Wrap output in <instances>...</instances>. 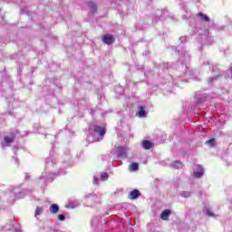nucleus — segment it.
Listing matches in <instances>:
<instances>
[{
    "mask_svg": "<svg viewBox=\"0 0 232 232\" xmlns=\"http://www.w3.org/2000/svg\"><path fill=\"white\" fill-rule=\"evenodd\" d=\"M117 153L120 159H126L128 157V149L126 147H118Z\"/></svg>",
    "mask_w": 232,
    "mask_h": 232,
    "instance_id": "nucleus-5",
    "label": "nucleus"
},
{
    "mask_svg": "<svg viewBox=\"0 0 232 232\" xmlns=\"http://www.w3.org/2000/svg\"><path fill=\"white\" fill-rule=\"evenodd\" d=\"M166 15V13H162L161 14H160V20L162 21V19H164V16Z\"/></svg>",
    "mask_w": 232,
    "mask_h": 232,
    "instance_id": "nucleus-29",
    "label": "nucleus"
},
{
    "mask_svg": "<svg viewBox=\"0 0 232 232\" xmlns=\"http://www.w3.org/2000/svg\"><path fill=\"white\" fill-rule=\"evenodd\" d=\"M3 230V228H0V231H2Z\"/></svg>",
    "mask_w": 232,
    "mask_h": 232,
    "instance_id": "nucleus-34",
    "label": "nucleus"
},
{
    "mask_svg": "<svg viewBox=\"0 0 232 232\" xmlns=\"http://www.w3.org/2000/svg\"><path fill=\"white\" fill-rule=\"evenodd\" d=\"M180 197H183V198H189V197H191V192L183 191L180 193Z\"/></svg>",
    "mask_w": 232,
    "mask_h": 232,
    "instance_id": "nucleus-18",
    "label": "nucleus"
},
{
    "mask_svg": "<svg viewBox=\"0 0 232 232\" xmlns=\"http://www.w3.org/2000/svg\"><path fill=\"white\" fill-rule=\"evenodd\" d=\"M12 161L14 162V164H17V162H18L17 157L14 156L12 158Z\"/></svg>",
    "mask_w": 232,
    "mask_h": 232,
    "instance_id": "nucleus-27",
    "label": "nucleus"
},
{
    "mask_svg": "<svg viewBox=\"0 0 232 232\" xmlns=\"http://www.w3.org/2000/svg\"><path fill=\"white\" fill-rule=\"evenodd\" d=\"M38 232H52V228L51 227L40 228Z\"/></svg>",
    "mask_w": 232,
    "mask_h": 232,
    "instance_id": "nucleus-22",
    "label": "nucleus"
},
{
    "mask_svg": "<svg viewBox=\"0 0 232 232\" xmlns=\"http://www.w3.org/2000/svg\"><path fill=\"white\" fill-rule=\"evenodd\" d=\"M58 219H59L60 221H64V220H66V217H65L64 215H63V214H60V215L58 216Z\"/></svg>",
    "mask_w": 232,
    "mask_h": 232,
    "instance_id": "nucleus-24",
    "label": "nucleus"
},
{
    "mask_svg": "<svg viewBox=\"0 0 232 232\" xmlns=\"http://www.w3.org/2000/svg\"><path fill=\"white\" fill-rule=\"evenodd\" d=\"M28 177H30V176H28V174H26V175H25V179H28Z\"/></svg>",
    "mask_w": 232,
    "mask_h": 232,
    "instance_id": "nucleus-32",
    "label": "nucleus"
},
{
    "mask_svg": "<svg viewBox=\"0 0 232 232\" xmlns=\"http://www.w3.org/2000/svg\"><path fill=\"white\" fill-rule=\"evenodd\" d=\"M179 41L181 43H186V41H188V38L186 36H182V37L179 38Z\"/></svg>",
    "mask_w": 232,
    "mask_h": 232,
    "instance_id": "nucleus-26",
    "label": "nucleus"
},
{
    "mask_svg": "<svg viewBox=\"0 0 232 232\" xmlns=\"http://www.w3.org/2000/svg\"><path fill=\"white\" fill-rule=\"evenodd\" d=\"M99 180H101V179H99L97 176L93 177V184H99Z\"/></svg>",
    "mask_w": 232,
    "mask_h": 232,
    "instance_id": "nucleus-25",
    "label": "nucleus"
},
{
    "mask_svg": "<svg viewBox=\"0 0 232 232\" xmlns=\"http://www.w3.org/2000/svg\"><path fill=\"white\" fill-rule=\"evenodd\" d=\"M102 41L105 44H113V36L111 34H106L103 36Z\"/></svg>",
    "mask_w": 232,
    "mask_h": 232,
    "instance_id": "nucleus-8",
    "label": "nucleus"
},
{
    "mask_svg": "<svg viewBox=\"0 0 232 232\" xmlns=\"http://www.w3.org/2000/svg\"><path fill=\"white\" fill-rule=\"evenodd\" d=\"M142 148H144V150H151V148H153V143L148 140H145L142 141Z\"/></svg>",
    "mask_w": 232,
    "mask_h": 232,
    "instance_id": "nucleus-10",
    "label": "nucleus"
},
{
    "mask_svg": "<svg viewBox=\"0 0 232 232\" xmlns=\"http://www.w3.org/2000/svg\"><path fill=\"white\" fill-rule=\"evenodd\" d=\"M88 7L90 11L92 12V14H95V12H97V5H95V3L90 2Z\"/></svg>",
    "mask_w": 232,
    "mask_h": 232,
    "instance_id": "nucleus-15",
    "label": "nucleus"
},
{
    "mask_svg": "<svg viewBox=\"0 0 232 232\" xmlns=\"http://www.w3.org/2000/svg\"><path fill=\"white\" fill-rule=\"evenodd\" d=\"M46 168H52L53 166V158H47L45 160Z\"/></svg>",
    "mask_w": 232,
    "mask_h": 232,
    "instance_id": "nucleus-16",
    "label": "nucleus"
},
{
    "mask_svg": "<svg viewBox=\"0 0 232 232\" xmlns=\"http://www.w3.org/2000/svg\"><path fill=\"white\" fill-rule=\"evenodd\" d=\"M207 144H208V146H211V148H213V146H215V139L212 138V139L208 140L207 141Z\"/></svg>",
    "mask_w": 232,
    "mask_h": 232,
    "instance_id": "nucleus-20",
    "label": "nucleus"
},
{
    "mask_svg": "<svg viewBox=\"0 0 232 232\" xmlns=\"http://www.w3.org/2000/svg\"><path fill=\"white\" fill-rule=\"evenodd\" d=\"M198 17L200 21H205V23H209V16L202 13L198 14Z\"/></svg>",
    "mask_w": 232,
    "mask_h": 232,
    "instance_id": "nucleus-12",
    "label": "nucleus"
},
{
    "mask_svg": "<svg viewBox=\"0 0 232 232\" xmlns=\"http://www.w3.org/2000/svg\"><path fill=\"white\" fill-rule=\"evenodd\" d=\"M54 175L59 176V175H66V171L64 169H60L58 172H55Z\"/></svg>",
    "mask_w": 232,
    "mask_h": 232,
    "instance_id": "nucleus-21",
    "label": "nucleus"
},
{
    "mask_svg": "<svg viewBox=\"0 0 232 232\" xmlns=\"http://www.w3.org/2000/svg\"><path fill=\"white\" fill-rule=\"evenodd\" d=\"M218 79V76H215L208 79V84H213V82H215V81H217Z\"/></svg>",
    "mask_w": 232,
    "mask_h": 232,
    "instance_id": "nucleus-23",
    "label": "nucleus"
},
{
    "mask_svg": "<svg viewBox=\"0 0 232 232\" xmlns=\"http://www.w3.org/2000/svg\"><path fill=\"white\" fill-rule=\"evenodd\" d=\"M84 199L87 208H93L95 204L99 203V197L95 194L87 193L84 196Z\"/></svg>",
    "mask_w": 232,
    "mask_h": 232,
    "instance_id": "nucleus-2",
    "label": "nucleus"
},
{
    "mask_svg": "<svg viewBox=\"0 0 232 232\" xmlns=\"http://www.w3.org/2000/svg\"><path fill=\"white\" fill-rule=\"evenodd\" d=\"M204 177V168L200 165H196L193 171L194 179H202Z\"/></svg>",
    "mask_w": 232,
    "mask_h": 232,
    "instance_id": "nucleus-4",
    "label": "nucleus"
},
{
    "mask_svg": "<svg viewBox=\"0 0 232 232\" xmlns=\"http://www.w3.org/2000/svg\"><path fill=\"white\" fill-rule=\"evenodd\" d=\"M68 167V163H63V168H67Z\"/></svg>",
    "mask_w": 232,
    "mask_h": 232,
    "instance_id": "nucleus-30",
    "label": "nucleus"
},
{
    "mask_svg": "<svg viewBox=\"0 0 232 232\" xmlns=\"http://www.w3.org/2000/svg\"><path fill=\"white\" fill-rule=\"evenodd\" d=\"M208 34V31H205V35H207Z\"/></svg>",
    "mask_w": 232,
    "mask_h": 232,
    "instance_id": "nucleus-31",
    "label": "nucleus"
},
{
    "mask_svg": "<svg viewBox=\"0 0 232 232\" xmlns=\"http://www.w3.org/2000/svg\"><path fill=\"white\" fill-rule=\"evenodd\" d=\"M49 211L51 215H57V213H59V205L52 204L49 208Z\"/></svg>",
    "mask_w": 232,
    "mask_h": 232,
    "instance_id": "nucleus-9",
    "label": "nucleus"
},
{
    "mask_svg": "<svg viewBox=\"0 0 232 232\" xmlns=\"http://www.w3.org/2000/svg\"><path fill=\"white\" fill-rule=\"evenodd\" d=\"M207 215H208V217H213V212L209 209H207Z\"/></svg>",
    "mask_w": 232,
    "mask_h": 232,
    "instance_id": "nucleus-28",
    "label": "nucleus"
},
{
    "mask_svg": "<svg viewBox=\"0 0 232 232\" xmlns=\"http://www.w3.org/2000/svg\"><path fill=\"white\" fill-rule=\"evenodd\" d=\"M183 164L182 162L179 161V160H176L174 161L172 164H171V167L172 168H175V169H180L181 168H183Z\"/></svg>",
    "mask_w": 232,
    "mask_h": 232,
    "instance_id": "nucleus-13",
    "label": "nucleus"
},
{
    "mask_svg": "<svg viewBox=\"0 0 232 232\" xmlns=\"http://www.w3.org/2000/svg\"><path fill=\"white\" fill-rule=\"evenodd\" d=\"M169 215H171V210L165 209L160 214L161 220H169Z\"/></svg>",
    "mask_w": 232,
    "mask_h": 232,
    "instance_id": "nucleus-7",
    "label": "nucleus"
},
{
    "mask_svg": "<svg viewBox=\"0 0 232 232\" xmlns=\"http://www.w3.org/2000/svg\"><path fill=\"white\" fill-rule=\"evenodd\" d=\"M44 212V208L43 207H37L35 213H34L35 218H37L39 216L43 215Z\"/></svg>",
    "mask_w": 232,
    "mask_h": 232,
    "instance_id": "nucleus-14",
    "label": "nucleus"
},
{
    "mask_svg": "<svg viewBox=\"0 0 232 232\" xmlns=\"http://www.w3.org/2000/svg\"><path fill=\"white\" fill-rule=\"evenodd\" d=\"M138 110H139L137 112L138 117H140V119H144V117H146V111L144 110V107L140 106Z\"/></svg>",
    "mask_w": 232,
    "mask_h": 232,
    "instance_id": "nucleus-11",
    "label": "nucleus"
},
{
    "mask_svg": "<svg viewBox=\"0 0 232 232\" xmlns=\"http://www.w3.org/2000/svg\"><path fill=\"white\" fill-rule=\"evenodd\" d=\"M90 130L92 131V128H90Z\"/></svg>",
    "mask_w": 232,
    "mask_h": 232,
    "instance_id": "nucleus-35",
    "label": "nucleus"
},
{
    "mask_svg": "<svg viewBox=\"0 0 232 232\" xmlns=\"http://www.w3.org/2000/svg\"><path fill=\"white\" fill-rule=\"evenodd\" d=\"M104 135H106V130L104 128L93 125L92 132L87 137V140L89 142H99L102 140Z\"/></svg>",
    "mask_w": 232,
    "mask_h": 232,
    "instance_id": "nucleus-1",
    "label": "nucleus"
},
{
    "mask_svg": "<svg viewBox=\"0 0 232 232\" xmlns=\"http://www.w3.org/2000/svg\"><path fill=\"white\" fill-rule=\"evenodd\" d=\"M130 171H137L139 169V163H132L130 166Z\"/></svg>",
    "mask_w": 232,
    "mask_h": 232,
    "instance_id": "nucleus-17",
    "label": "nucleus"
},
{
    "mask_svg": "<svg viewBox=\"0 0 232 232\" xmlns=\"http://www.w3.org/2000/svg\"><path fill=\"white\" fill-rule=\"evenodd\" d=\"M140 197V191H139V189H134V190L130 191L129 194V198L130 200H135V199L139 198Z\"/></svg>",
    "mask_w": 232,
    "mask_h": 232,
    "instance_id": "nucleus-6",
    "label": "nucleus"
},
{
    "mask_svg": "<svg viewBox=\"0 0 232 232\" xmlns=\"http://www.w3.org/2000/svg\"><path fill=\"white\" fill-rule=\"evenodd\" d=\"M108 179H109L108 173H106V172L102 173V175H101V180H102L103 182H105V180H108Z\"/></svg>",
    "mask_w": 232,
    "mask_h": 232,
    "instance_id": "nucleus-19",
    "label": "nucleus"
},
{
    "mask_svg": "<svg viewBox=\"0 0 232 232\" xmlns=\"http://www.w3.org/2000/svg\"><path fill=\"white\" fill-rule=\"evenodd\" d=\"M14 140H15V134L14 132L5 135L1 142V148H3V150H5V148H10Z\"/></svg>",
    "mask_w": 232,
    "mask_h": 232,
    "instance_id": "nucleus-3",
    "label": "nucleus"
},
{
    "mask_svg": "<svg viewBox=\"0 0 232 232\" xmlns=\"http://www.w3.org/2000/svg\"><path fill=\"white\" fill-rule=\"evenodd\" d=\"M15 232H21V230H15Z\"/></svg>",
    "mask_w": 232,
    "mask_h": 232,
    "instance_id": "nucleus-33",
    "label": "nucleus"
}]
</instances>
